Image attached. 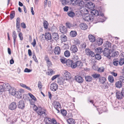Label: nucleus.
Returning <instances> with one entry per match:
<instances>
[{
	"instance_id": "f257e3e1",
	"label": "nucleus",
	"mask_w": 124,
	"mask_h": 124,
	"mask_svg": "<svg viewBox=\"0 0 124 124\" xmlns=\"http://www.w3.org/2000/svg\"><path fill=\"white\" fill-rule=\"evenodd\" d=\"M67 65L68 67H70L72 69H75L76 67V62L69 59L67 60Z\"/></svg>"
},
{
	"instance_id": "f03ea898",
	"label": "nucleus",
	"mask_w": 124,
	"mask_h": 124,
	"mask_svg": "<svg viewBox=\"0 0 124 124\" xmlns=\"http://www.w3.org/2000/svg\"><path fill=\"white\" fill-rule=\"evenodd\" d=\"M123 92L124 91L122 90L121 92L117 90L116 91V98L119 100L122 99L123 97H124V92Z\"/></svg>"
},
{
	"instance_id": "7ed1b4c3",
	"label": "nucleus",
	"mask_w": 124,
	"mask_h": 124,
	"mask_svg": "<svg viewBox=\"0 0 124 124\" xmlns=\"http://www.w3.org/2000/svg\"><path fill=\"white\" fill-rule=\"evenodd\" d=\"M93 19L94 17L93 16H92V15L88 14V15L87 14L85 15L84 18L85 21L88 22L90 21L91 22L93 21Z\"/></svg>"
},
{
	"instance_id": "20e7f679",
	"label": "nucleus",
	"mask_w": 124,
	"mask_h": 124,
	"mask_svg": "<svg viewBox=\"0 0 124 124\" xmlns=\"http://www.w3.org/2000/svg\"><path fill=\"white\" fill-rule=\"evenodd\" d=\"M53 105L55 108L57 110V113L60 112L59 108H61V105L60 103L57 101H55L53 102Z\"/></svg>"
},
{
	"instance_id": "39448f33",
	"label": "nucleus",
	"mask_w": 124,
	"mask_h": 124,
	"mask_svg": "<svg viewBox=\"0 0 124 124\" xmlns=\"http://www.w3.org/2000/svg\"><path fill=\"white\" fill-rule=\"evenodd\" d=\"M85 52L86 54L89 57H93L95 55L94 53L89 49L86 48L85 50Z\"/></svg>"
},
{
	"instance_id": "423d86ee",
	"label": "nucleus",
	"mask_w": 124,
	"mask_h": 124,
	"mask_svg": "<svg viewBox=\"0 0 124 124\" xmlns=\"http://www.w3.org/2000/svg\"><path fill=\"white\" fill-rule=\"evenodd\" d=\"M44 59L46 62L47 66L48 68L51 67L52 65L51 60L47 55H46L44 57Z\"/></svg>"
},
{
	"instance_id": "0eeeda50",
	"label": "nucleus",
	"mask_w": 124,
	"mask_h": 124,
	"mask_svg": "<svg viewBox=\"0 0 124 124\" xmlns=\"http://www.w3.org/2000/svg\"><path fill=\"white\" fill-rule=\"evenodd\" d=\"M110 49H107L106 48H104L103 52V55L108 58L110 57V55L111 54Z\"/></svg>"
},
{
	"instance_id": "6e6552de",
	"label": "nucleus",
	"mask_w": 124,
	"mask_h": 124,
	"mask_svg": "<svg viewBox=\"0 0 124 124\" xmlns=\"http://www.w3.org/2000/svg\"><path fill=\"white\" fill-rule=\"evenodd\" d=\"M58 87L57 85L54 82L51 84L50 86L51 90L54 91H56L58 89Z\"/></svg>"
},
{
	"instance_id": "1a4fd4ad",
	"label": "nucleus",
	"mask_w": 124,
	"mask_h": 124,
	"mask_svg": "<svg viewBox=\"0 0 124 124\" xmlns=\"http://www.w3.org/2000/svg\"><path fill=\"white\" fill-rule=\"evenodd\" d=\"M20 18L18 17L16 19V27L17 31L20 32L21 31L20 26Z\"/></svg>"
},
{
	"instance_id": "9d476101",
	"label": "nucleus",
	"mask_w": 124,
	"mask_h": 124,
	"mask_svg": "<svg viewBox=\"0 0 124 124\" xmlns=\"http://www.w3.org/2000/svg\"><path fill=\"white\" fill-rule=\"evenodd\" d=\"M17 107L16 103L15 102H11L9 106V109L11 110H13L16 109Z\"/></svg>"
},
{
	"instance_id": "9b49d317",
	"label": "nucleus",
	"mask_w": 124,
	"mask_h": 124,
	"mask_svg": "<svg viewBox=\"0 0 124 124\" xmlns=\"http://www.w3.org/2000/svg\"><path fill=\"white\" fill-rule=\"evenodd\" d=\"M111 44L108 41H107L102 46L103 48H106L107 49H111Z\"/></svg>"
},
{
	"instance_id": "f8f14e48",
	"label": "nucleus",
	"mask_w": 124,
	"mask_h": 124,
	"mask_svg": "<svg viewBox=\"0 0 124 124\" xmlns=\"http://www.w3.org/2000/svg\"><path fill=\"white\" fill-rule=\"evenodd\" d=\"M3 88L4 91H9L11 87L10 85L8 83H4L3 85Z\"/></svg>"
},
{
	"instance_id": "ddd939ff",
	"label": "nucleus",
	"mask_w": 124,
	"mask_h": 124,
	"mask_svg": "<svg viewBox=\"0 0 124 124\" xmlns=\"http://www.w3.org/2000/svg\"><path fill=\"white\" fill-rule=\"evenodd\" d=\"M75 79L76 81L79 83H82L84 81V79L83 78L79 75L75 76Z\"/></svg>"
},
{
	"instance_id": "4468645a",
	"label": "nucleus",
	"mask_w": 124,
	"mask_h": 124,
	"mask_svg": "<svg viewBox=\"0 0 124 124\" xmlns=\"http://www.w3.org/2000/svg\"><path fill=\"white\" fill-rule=\"evenodd\" d=\"M25 102L23 100L19 101L18 104V107L19 108L23 109L25 107Z\"/></svg>"
},
{
	"instance_id": "2eb2a0df",
	"label": "nucleus",
	"mask_w": 124,
	"mask_h": 124,
	"mask_svg": "<svg viewBox=\"0 0 124 124\" xmlns=\"http://www.w3.org/2000/svg\"><path fill=\"white\" fill-rule=\"evenodd\" d=\"M60 31L63 34H65L67 32V29L66 27L62 25L60 26L59 27Z\"/></svg>"
},
{
	"instance_id": "dca6fc26",
	"label": "nucleus",
	"mask_w": 124,
	"mask_h": 124,
	"mask_svg": "<svg viewBox=\"0 0 124 124\" xmlns=\"http://www.w3.org/2000/svg\"><path fill=\"white\" fill-rule=\"evenodd\" d=\"M89 41L91 42H93L96 40L95 37L92 34H89L88 36Z\"/></svg>"
},
{
	"instance_id": "f3484780",
	"label": "nucleus",
	"mask_w": 124,
	"mask_h": 124,
	"mask_svg": "<svg viewBox=\"0 0 124 124\" xmlns=\"http://www.w3.org/2000/svg\"><path fill=\"white\" fill-rule=\"evenodd\" d=\"M70 50L72 53H75L78 51V49L77 46L75 45H74L71 46Z\"/></svg>"
},
{
	"instance_id": "a211bd4d",
	"label": "nucleus",
	"mask_w": 124,
	"mask_h": 124,
	"mask_svg": "<svg viewBox=\"0 0 124 124\" xmlns=\"http://www.w3.org/2000/svg\"><path fill=\"white\" fill-rule=\"evenodd\" d=\"M63 75L64 77L68 78V79L70 78L71 76L70 73L66 70H64L63 71Z\"/></svg>"
},
{
	"instance_id": "6ab92c4d",
	"label": "nucleus",
	"mask_w": 124,
	"mask_h": 124,
	"mask_svg": "<svg viewBox=\"0 0 124 124\" xmlns=\"http://www.w3.org/2000/svg\"><path fill=\"white\" fill-rule=\"evenodd\" d=\"M54 53L55 54L59 55L61 53V49L58 46L55 47L54 49Z\"/></svg>"
},
{
	"instance_id": "aec40b11",
	"label": "nucleus",
	"mask_w": 124,
	"mask_h": 124,
	"mask_svg": "<svg viewBox=\"0 0 124 124\" xmlns=\"http://www.w3.org/2000/svg\"><path fill=\"white\" fill-rule=\"evenodd\" d=\"M45 38L47 40H51L52 39V36L50 33L47 32L46 33L45 35Z\"/></svg>"
},
{
	"instance_id": "412c9836",
	"label": "nucleus",
	"mask_w": 124,
	"mask_h": 124,
	"mask_svg": "<svg viewBox=\"0 0 124 124\" xmlns=\"http://www.w3.org/2000/svg\"><path fill=\"white\" fill-rule=\"evenodd\" d=\"M80 28L82 30H86L87 28V26L85 23H82L79 25Z\"/></svg>"
},
{
	"instance_id": "4be33fe9",
	"label": "nucleus",
	"mask_w": 124,
	"mask_h": 124,
	"mask_svg": "<svg viewBox=\"0 0 124 124\" xmlns=\"http://www.w3.org/2000/svg\"><path fill=\"white\" fill-rule=\"evenodd\" d=\"M13 43L14 45V46H15L16 45V39L17 37V35L15 31H14L13 32Z\"/></svg>"
},
{
	"instance_id": "5701e85b",
	"label": "nucleus",
	"mask_w": 124,
	"mask_h": 124,
	"mask_svg": "<svg viewBox=\"0 0 124 124\" xmlns=\"http://www.w3.org/2000/svg\"><path fill=\"white\" fill-rule=\"evenodd\" d=\"M76 67L81 68L83 66V64L82 62L80 61H78L76 62Z\"/></svg>"
},
{
	"instance_id": "b1692460",
	"label": "nucleus",
	"mask_w": 124,
	"mask_h": 124,
	"mask_svg": "<svg viewBox=\"0 0 124 124\" xmlns=\"http://www.w3.org/2000/svg\"><path fill=\"white\" fill-rule=\"evenodd\" d=\"M99 14V11L96 9H94L91 12V14L92 16L93 15L95 16H98Z\"/></svg>"
},
{
	"instance_id": "393cba45",
	"label": "nucleus",
	"mask_w": 124,
	"mask_h": 124,
	"mask_svg": "<svg viewBox=\"0 0 124 124\" xmlns=\"http://www.w3.org/2000/svg\"><path fill=\"white\" fill-rule=\"evenodd\" d=\"M96 44L98 46H100L102 45L103 42V39L101 38H98L96 40Z\"/></svg>"
},
{
	"instance_id": "a878e982",
	"label": "nucleus",
	"mask_w": 124,
	"mask_h": 124,
	"mask_svg": "<svg viewBox=\"0 0 124 124\" xmlns=\"http://www.w3.org/2000/svg\"><path fill=\"white\" fill-rule=\"evenodd\" d=\"M85 79L86 81L88 82H91L93 79L92 76L89 75L85 76Z\"/></svg>"
},
{
	"instance_id": "bb28decb",
	"label": "nucleus",
	"mask_w": 124,
	"mask_h": 124,
	"mask_svg": "<svg viewBox=\"0 0 124 124\" xmlns=\"http://www.w3.org/2000/svg\"><path fill=\"white\" fill-rule=\"evenodd\" d=\"M9 93L11 94L12 95H16V94H17L16 93V89L15 88H12V87L9 91Z\"/></svg>"
},
{
	"instance_id": "cd10ccee",
	"label": "nucleus",
	"mask_w": 124,
	"mask_h": 124,
	"mask_svg": "<svg viewBox=\"0 0 124 124\" xmlns=\"http://www.w3.org/2000/svg\"><path fill=\"white\" fill-rule=\"evenodd\" d=\"M79 9L82 12H83L84 14H87V13L88 12V10L84 7H83V8H79Z\"/></svg>"
},
{
	"instance_id": "c85d7f7f",
	"label": "nucleus",
	"mask_w": 124,
	"mask_h": 124,
	"mask_svg": "<svg viewBox=\"0 0 124 124\" xmlns=\"http://www.w3.org/2000/svg\"><path fill=\"white\" fill-rule=\"evenodd\" d=\"M52 37L55 40H57L59 39V36L58 33H54L53 34Z\"/></svg>"
},
{
	"instance_id": "c756f323",
	"label": "nucleus",
	"mask_w": 124,
	"mask_h": 124,
	"mask_svg": "<svg viewBox=\"0 0 124 124\" xmlns=\"http://www.w3.org/2000/svg\"><path fill=\"white\" fill-rule=\"evenodd\" d=\"M66 25L68 28H70L73 27L75 26L76 24H72L68 22L66 23Z\"/></svg>"
},
{
	"instance_id": "7c9ffc66",
	"label": "nucleus",
	"mask_w": 124,
	"mask_h": 124,
	"mask_svg": "<svg viewBox=\"0 0 124 124\" xmlns=\"http://www.w3.org/2000/svg\"><path fill=\"white\" fill-rule=\"evenodd\" d=\"M106 80V78L104 77H100L99 78V81L102 84H104Z\"/></svg>"
},
{
	"instance_id": "2f4dec72",
	"label": "nucleus",
	"mask_w": 124,
	"mask_h": 124,
	"mask_svg": "<svg viewBox=\"0 0 124 124\" xmlns=\"http://www.w3.org/2000/svg\"><path fill=\"white\" fill-rule=\"evenodd\" d=\"M85 5V3L84 2V1L82 0H79V2L78 4V6H80V8H83L84 7Z\"/></svg>"
},
{
	"instance_id": "473e14b6",
	"label": "nucleus",
	"mask_w": 124,
	"mask_h": 124,
	"mask_svg": "<svg viewBox=\"0 0 124 124\" xmlns=\"http://www.w3.org/2000/svg\"><path fill=\"white\" fill-rule=\"evenodd\" d=\"M111 56L112 57H117L118 56L119 54V53L117 51H115L112 52H111Z\"/></svg>"
},
{
	"instance_id": "72a5a7b5",
	"label": "nucleus",
	"mask_w": 124,
	"mask_h": 124,
	"mask_svg": "<svg viewBox=\"0 0 124 124\" xmlns=\"http://www.w3.org/2000/svg\"><path fill=\"white\" fill-rule=\"evenodd\" d=\"M67 122L68 124H75V123L74 120L71 118L68 119L67 120Z\"/></svg>"
},
{
	"instance_id": "f704fd0d",
	"label": "nucleus",
	"mask_w": 124,
	"mask_h": 124,
	"mask_svg": "<svg viewBox=\"0 0 124 124\" xmlns=\"http://www.w3.org/2000/svg\"><path fill=\"white\" fill-rule=\"evenodd\" d=\"M115 85L116 87L117 88H120L122 87V84L120 81H118L115 84Z\"/></svg>"
},
{
	"instance_id": "c9c22d12",
	"label": "nucleus",
	"mask_w": 124,
	"mask_h": 124,
	"mask_svg": "<svg viewBox=\"0 0 124 124\" xmlns=\"http://www.w3.org/2000/svg\"><path fill=\"white\" fill-rule=\"evenodd\" d=\"M60 38L61 39L62 42H65L67 40V37L64 34L60 36Z\"/></svg>"
},
{
	"instance_id": "e433bc0d",
	"label": "nucleus",
	"mask_w": 124,
	"mask_h": 124,
	"mask_svg": "<svg viewBox=\"0 0 124 124\" xmlns=\"http://www.w3.org/2000/svg\"><path fill=\"white\" fill-rule=\"evenodd\" d=\"M71 3L73 6H76L78 5V0H70Z\"/></svg>"
},
{
	"instance_id": "4c0bfd02",
	"label": "nucleus",
	"mask_w": 124,
	"mask_h": 124,
	"mask_svg": "<svg viewBox=\"0 0 124 124\" xmlns=\"http://www.w3.org/2000/svg\"><path fill=\"white\" fill-rule=\"evenodd\" d=\"M88 7L91 9H92L94 8L95 5L92 2L88 3L87 5Z\"/></svg>"
},
{
	"instance_id": "58836bf2",
	"label": "nucleus",
	"mask_w": 124,
	"mask_h": 124,
	"mask_svg": "<svg viewBox=\"0 0 124 124\" xmlns=\"http://www.w3.org/2000/svg\"><path fill=\"white\" fill-rule=\"evenodd\" d=\"M77 35V32L75 31H71L70 33V35L73 37H76Z\"/></svg>"
},
{
	"instance_id": "ea45409f",
	"label": "nucleus",
	"mask_w": 124,
	"mask_h": 124,
	"mask_svg": "<svg viewBox=\"0 0 124 124\" xmlns=\"http://www.w3.org/2000/svg\"><path fill=\"white\" fill-rule=\"evenodd\" d=\"M67 14L69 16L71 17H73L75 15V13L72 11H68Z\"/></svg>"
},
{
	"instance_id": "a19ab883",
	"label": "nucleus",
	"mask_w": 124,
	"mask_h": 124,
	"mask_svg": "<svg viewBox=\"0 0 124 124\" xmlns=\"http://www.w3.org/2000/svg\"><path fill=\"white\" fill-rule=\"evenodd\" d=\"M100 76V74L96 73H94L92 75V76L94 79L99 78Z\"/></svg>"
},
{
	"instance_id": "79ce46f5",
	"label": "nucleus",
	"mask_w": 124,
	"mask_h": 124,
	"mask_svg": "<svg viewBox=\"0 0 124 124\" xmlns=\"http://www.w3.org/2000/svg\"><path fill=\"white\" fill-rule=\"evenodd\" d=\"M108 85L106 84V83L104 84H102V85L101 88L103 89H108Z\"/></svg>"
},
{
	"instance_id": "37998d69",
	"label": "nucleus",
	"mask_w": 124,
	"mask_h": 124,
	"mask_svg": "<svg viewBox=\"0 0 124 124\" xmlns=\"http://www.w3.org/2000/svg\"><path fill=\"white\" fill-rule=\"evenodd\" d=\"M20 86L22 87L27 89L28 90H31L30 87L27 86L26 85L24 84H23L22 83H21L20 84Z\"/></svg>"
},
{
	"instance_id": "c03bdc74",
	"label": "nucleus",
	"mask_w": 124,
	"mask_h": 124,
	"mask_svg": "<svg viewBox=\"0 0 124 124\" xmlns=\"http://www.w3.org/2000/svg\"><path fill=\"white\" fill-rule=\"evenodd\" d=\"M108 79L109 81L111 83L113 82L114 81L113 77L111 75H109L108 76Z\"/></svg>"
},
{
	"instance_id": "a18cd8bd",
	"label": "nucleus",
	"mask_w": 124,
	"mask_h": 124,
	"mask_svg": "<svg viewBox=\"0 0 124 124\" xmlns=\"http://www.w3.org/2000/svg\"><path fill=\"white\" fill-rule=\"evenodd\" d=\"M15 15V12L14 11H12L10 14V18L11 20L14 17Z\"/></svg>"
},
{
	"instance_id": "49530a36",
	"label": "nucleus",
	"mask_w": 124,
	"mask_h": 124,
	"mask_svg": "<svg viewBox=\"0 0 124 124\" xmlns=\"http://www.w3.org/2000/svg\"><path fill=\"white\" fill-rule=\"evenodd\" d=\"M95 58L98 60H100L101 59V56L100 54H95Z\"/></svg>"
},
{
	"instance_id": "de8ad7c7",
	"label": "nucleus",
	"mask_w": 124,
	"mask_h": 124,
	"mask_svg": "<svg viewBox=\"0 0 124 124\" xmlns=\"http://www.w3.org/2000/svg\"><path fill=\"white\" fill-rule=\"evenodd\" d=\"M44 27L45 29H47L48 25V23L45 20L43 23Z\"/></svg>"
},
{
	"instance_id": "09e8293b",
	"label": "nucleus",
	"mask_w": 124,
	"mask_h": 124,
	"mask_svg": "<svg viewBox=\"0 0 124 124\" xmlns=\"http://www.w3.org/2000/svg\"><path fill=\"white\" fill-rule=\"evenodd\" d=\"M74 41L75 44L77 46H79L80 44V41L78 39H75L74 40Z\"/></svg>"
},
{
	"instance_id": "8fccbe9b",
	"label": "nucleus",
	"mask_w": 124,
	"mask_h": 124,
	"mask_svg": "<svg viewBox=\"0 0 124 124\" xmlns=\"http://www.w3.org/2000/svg\"><path fill=\"white\" fill-rule=\"evenodd\" d=\"M119 62V65L122 66L124 64V58H121L120 59Z\"/></svg>"
},
{
	"instance_id": "3c124183",
	"label": "nucleus",
	"mask_w": 124,
	"mask_h": 124,
	"mask_svg": "<svg viewBox=\"0 0 124 124\" xmlns=\"http://www.w3.org/2000/svg\"><path fill=\"white\" fill-rule=\"evenodd\" d=\"M64 55L66 57H68L70 56V53L68 50H66L64 53Z\"/></svg>"
},
{
	"instance_id": "603ef678",
	"label": "nucleus",
	"mask_w": 124,
	"mask_h": 124,
	"mask_svg": "<svg viewBox=\"0 0 124 124\" xmlns=\"http://www.w3.org/2000/svg\"><path fill=\"white\" fill-rule=\"evenodd\" d=\"M17 94H16L18 98H21L22 96V94L20 91H18L16 92Z\"/></svg>"
},
{
	"instance_id": "864d4df0",
	"label": "nucleus",
	"mask_w": 124,
	"mask_h": 124,
	"mask_svg": "<svg viewBox=\"0 0 124 124\" xmlns=\"http://www.w3.org/2000/svg\"><path fill=\"white\" fill-rule=\"evenodd\" d=\"M61 114L64 116H66L67 114V111L65 109L61 110Z\"/></svg>"
},
{
	"instance_id": "5fc2aeb1",
	"label": "nucleus",
	"mask_w": 124,
	"mask_h": 124,
	"mask_svg": "<svg viewBox=\"0 0 124 124\" xmlns=\"http://www.w3.org/2000/svg\"><path fill=\"white\" fill-rule=\"evenodd\" d=\"M29 94L31 98L34 101H36L37 100L36 98L32 94L30 93H29Z\"/></svg>"
},
{
	"instance_id": "6e6d98bb",
	"label": "nucleus",
	"mask_w": 124,
	"mask_h": 124,
	"mask_svg": "<svg viewBox=\"0 0 124 124\" xmlns=\"http://www.w3.org/2000/svg\"><path fill=\"white\" fill-rule=\"evenodd\" d=\"M104 69L103 67L99 68L98 70L97 71L98 72H102L104 70Z\"/></svg>"
},
{
	"instance_id": "4d7b16f0",
	"label": "nucleus",
	"mask_w": 124,
	"mask_h": 124,
	"mask_svg": "<svg viewBox=\"0 0 124 124\" xmlns=\"http://www.w3.org/2000/svg\"><path fill=\"white\" fill-rule=\"evenodd\" d=\"M37 113L40 115H41L42 114H44L45 115L46 114V113L44 111L41 110L38 111L37 112Z\"/></svg>"
},
{
	"instance_id": "13d9d810",
	"label": "nucleus",
	"mask_w": 124,
	"mask_h": 124,
	"mask_svg": "<svg viewBox=\"0 0 124 124\" xmlns=\"http://www.w3.org/2000/svg\"><path fill=\"white\" fill-rule=\"evenodd\" d=\"M113 63V64L115 66H117L119 65V61L116 60H114Z\"/></svg>"
},
{
	"instance_id": "bf43d9fd",
	"label": "nucleus",
	"mask_w": 124,
	"mask_h": 124,
	"mask_svg": "<svg viewBox=\"0 0 124 124\" xmlns=\"http://www.w3.org/2000/svg\"><path fill=\"white\" fill-rule=\"evenodd\" d=\"M120 81L121 82H124V75H123L122 76H120Z\"/></svg>"
},
{
	"instance_id": "052dcab7",
	"label": "nucleus",
	"mask_w": 124,
	"mask_h": 124,
	"mask_svg": "<svg viewBox=\"0 0 124 124\" xmlns=\"http://www.w3.org/2000/svg\"><path fill=\"white\" fill-rule=\"evenodd\" d=\"M62 4L63 5H65L68 3L66 0H60Z\"/></svg>"
},
{
	"instance_id": "680f3d73",
	"label": "nucleus",
	"mask_w": 124,
	"mask_h": 124,
	"mask_svg": "<svg viewBox=\"0 0 124 124\" xmlns=\"http://www.w3.org/2000/svg\"><path fill=\"white\" fill-rule=\"evenodd\" d=\"M42 86V83L41 81H39L38 82V87L39 88L41 89V88Z\"/></svg>"
},
{
	"instance_id": "e2e57ef3",
	"label": "nucleus",
	"mask_w": 124,
	"mask_h": 124,
	"mask_svg": "<svg viewBox=\"0 0 124 124\" xmlns=\"http://www.w3.org/2000/svg\"><path fill=\"white\" fill-rule=\"evenodd\" d=\"M18 36L20 38V40H22L23 39L22 33L21 32H20Z\"/></svg>"
},
{
	"instance_id": "0e129e2a",
	"label": "nucleus",
	"mask_w": 124,
	"mask_h": 124,
	"mask_svg": "<svg viewBox=\"0 0 124 124\" xmlns=\"http://www.w3.org/2000/svg\"><path fill=\"white\" fill-rule=\"evenodd\" d=\"M32 58L36 62L38 63V61L36 57V55L35 54L33 55Z\"/></svg>"
},
{
	"instance_id": "69168bd1",
	"label": "nucleus",
	"mask_w": 124,
	"mask_h": 124,
	"mask_svg": "<svg viewBox=\"0 0 124 124\" xmlns=\"http://www.w3.org/2000/svg\"><path fill=\"white\" fill-rule=\"evenodd\" d=\"M32 70L29 69L27 68H25L24 71V72H31Z\"/></svg>"
},
{
	"instance_id": "338daca9",
	"label": "nucleus",
	"mask_w": 124,
	"mask_h": 124,
	"mask_svg": "<svg viewBox=\"0 0 124 124\" xmlns=\"http://www.w3.org/2000/svg\"><path fill=\"white\" fill-rule=\"evenodd\" d=\"M52 123L53 124H57V122L56 120L54 118L52 119Z\"/></svg>"
},
{
	"instance_id": "774afa93",
	"label": "nucleus",
	"mask_w": 124,
	"mask_h": 124,
	"mask_svg": "<svg viewBox=\"0 0 124 124\" xmlns=\"http://www.w3.org/2000/svg\"><path fill=\"white\" fill-rule=\"evenodd\" d=\"M21 26L23 28H25L26 27L25 24L23 22L21 23Z\"/></svg>"
}]
</instances>
